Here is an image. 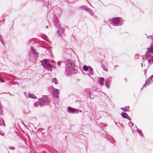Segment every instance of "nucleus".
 <instances>
[{
    "instance_id": "obj_1",
    "label": "nucleus",
    "mask_w": 153,
    "mask_h": 153,
    "mask_svg": "<svg viewBox=\"0 0 153 153\" xmlns=\"http://www.w3.org/2000/svg\"><path fill=\"white\" fill-rule=\"evenodd\" d=\"M65 65V68L66 69V71H69L70 69L73 70V72L75 74H76L79 72L78 70L75 68V61L74 60H72L69 59H67L66 61H65L63 62L58 61L57 65Z\"/></svg>"
},
{
    "instance_id": "obj_2",
    "label": "nucleus",
    "mask_w": 153,
    "mask_h": 153,
    "mask_svg": "<svg viewBox=\"0 0 153 153\" xmlns=\"http://www.w3.org/2000/svg\"><path fill=\"white\" fill-rule=\"evenodd\" d=\"M147 50L144 57L148 60L149 63L151 64L153 63V46L151 48H148Z\"/></svg>"
},
{
    "instance_id": "obj_3",
    "label": "nucleus",
    "mask_w": 153,
    "mask_h": 153,
    "mask_svg": "<svg viewBox=\"0 0 153 153\" xmlns=\"http://www.w3.org/2000/svg\"><path fill=\"white\" fill-rule=\"evenodd\" d=\"M53 23L55 26L57 28V32L59 36L61 37L62 36H63L64 35L63 29L62 27L60 26L58 19L56 16H55L54 17Z\"/></svg>"
},
{
    "instance_id": "obj_4",
    "label": "nucleus",
    "mask_w": 153,
    "mask_h": 153,
    "mask_svg": "<svg viewBox=\"0 0 153 153\" xmlns=\"http://www.w3.org/2000/svg\"><path fill=\"white\" fill-rule=\"evenodd\" d=\"M123 20L120 17H115L111 19V24L115 26H121L123 25Z\"/></svg>"
},
{
    "instance_id": "obj_5",
    "label": "nucleus",
    "mask_w": 153,
    "mask_h": 153,
    "mask_svg": "<svg viewBox=\"0 0 153 153\" xmlns=\"http://www.w3.org/2000/svg\"><path fill=\"white\" fill-rule=\"evenodd\" d=\"M81 7L88 13L91 16L93 17L95 19H97V16L94 14L91 9L88 8V7L86 6H81Z\"/></svg>"
},
{
    "instance_id": "obj_6",
    "label": "nucleus",
    "mask_w": 153,
    "mask_h": 153,
    "mask_svg": "<svg viewBox=\"0 0 153 153\" xmlns=\"http://www.w3.org/2000/svg\"><path fill=\"white\" fill-rule=\"evenodd\" d=\"M147 79L148 81H146L145 84L143 85L142 88L141 89V90H142L143 88L146 87V84L147 85H149L153 81V75L149 77V78L148 79Z\"/></svg>"
},
{
    "instance_id": "obj_7",
    "label": "nucleus",
    "mask_w": 153,
    "mask_h": 153,
    "mask_svg": "<svg viewBox=\"0 0 153 153\" xmlns=\"http://www.w3.org/2000/svg\"><path fill=\"white\" fill-rule=\"evenodd\" d=\"M84 94L87 97H90L91 95V91L90 89H86L84 91Z\"/></svg>"
},
{
    "instance_id": "obj_8",
    "label": "nucleus",
    "mask_w": 153,
    "mask_h": 153,
    "mask_svg": "<svg viewBox=\"0 0 153 153\" xmlns=\"http://www.w3.org/2000/svg\"><path fill=\"white\" fill-rule=\"evenodd\" d=\"M69 52L70 50L69 49L67 48H65L64 49V53L65 54V56L66 58H69L70 57L71 55L69 53Z\"/></svg>"
},
{
    "instance_id": "obj_9",
    "label": "nucleus",
    "mask_w": 153,
    "mask_h": 153,
    "mask_svg": "<svg viewBox=\"0 0 153 153\" xmlns=\"http://www.w3.org/2000/svg\"><path fill=\"white\" fill-rule=\"evenodd\" d=\"M67 111L70 113H74L76 111L75 108H74L70 106L67 107Z\"/></svg>"
},
{
    "instance_id": "obj_10",
    "label": "nucleus",
    "mask_w": 153,
    "mask_h": 153,
    "mask_svg": "<svg viewBox=\"0 0 153 153\" xmlns=\"http://www.w3.org/2000/svg\"><path fill=\"white\" fill-rule=\"evenodd\" d=\"M61 9L59 7H57L55 8L53 10L54 13L57 15H59L61 12Z\"/></svg>"
},
{
    "instance_id": "obj_11",
    "label": "nucleus",
    "mask_w": 153,
    "mask_h": 153,
    "mask_svg": "<svg viewBox=\"0 0 153 153\" xmlns=\"http://www.w3.org/2000/svg\"><path fill=\"white\" fill-rule=\"evenodd\" d=\"M105 81V79L103 77L99 78L98 80L99 83L101 85H102L103 84V82Z\"/></svg>"
},
{
    "instance_id": "obj_12",
    "label": "nucleus",
    "mask_w": 153,
    "mask_h": 153,
    "mask_svg": "<svg viewBox=\"0 0 153 153\" xmlns=\"http://www.w3.org/2000/svg\"><path fill=\"white\" fill-rule=\"evenodd\" d=\"M38 102L39 103V105L41 107L44 104V100L42 98H40L39 99Z\"/></svg>"
},
{
    "instance_id": "obj_13",
    "label": "nucleus",
    "mask_w": 153,
    "mask_h": 153,
    "mask_svg": "<svg viewBox=\"0 0 153 153\" xmlns=\"http://www.w3.org/2000/svg\"><path fill=\"white\" fill-rule=\"evenodd\" d=\"M111 82V81L108 79H106L105 80V85L106 87L108 89L110 88L109 83Z\"/></svg>"
},
{
    "instance_id": "obj_14",
    "label": "nucleus",
    "mask_w": 153,
    "mask_h": 153,
    "mask_svg": "<svg viewBox=\"0 0 153 153\" xmlns=\"http://www.w3.org/2000/svg\"><path fill=\"white\" fill-rule=\"evenodd\" d=\"M59 91L57 89H56L54 91L53 93V95L56 97L58 98L59 96L58 94H59Z\"/></svg>"
},
{
    "instance_id": "obj_15",
    "label": "nucleus",
    "mask_w": 153,
    "mask_h": 153,
    "mask_svg": "<svg viewBox=\"0 0 153 153\" xmlns=\"http://www.w3.org/2000/svg\"><path fill=\"white\" fill-rule=\"evenodd\" d=\"M121 115L123 118L126 119L128 118V114L126 112H122L121 114Z\"/></svg>"
},
{
    "instance_id": "obj_16",
    "label": "nucleus",
    "mask_w": 153,
    "mask_h": 153,
    "mask_svg": "<svg viewBox=\"0 0 153 153\" xmlns=\"http://www.w3.org/2000/svg\"><path fill=\"white\" fill-rule=\"evenodd\" d=\"M51 0H48L47 1V2L46 1H45V3H43V5H45V6L48 7L49 6V5L51 7Z\"/></svg>"
},
{
    "instance_id": "obj_17",
    "label": "nucleus",
    "mask_w": 153,
    "mask_h": 153,
    "mask_svg": "<svg viewBox=\"0 0 153 153\" xmlns=\"http://www.w3.org/2000/svg\"><path fill=\"white\" fill-rule=\"evenodd\" d=\"M48 61L46 59H44L41 61V65H42L44 67H45V65L46 64V63Z\"/></svg>"
},
{
    "instance_id": "obj_18",
    "label": "nucleus",
    "mask_w": 153,
    "mask_h": 153,
    "mask_svg": "<svg viewBox=\"0 0 153 153\" xmlns=\"http://www.w3.org/2000/svg\"><path fill=\"white\" fill-rule=\"evenodd\" d=\"M90 67V66H87V65H85L83 66V69L84 71H87L88 70V69L89 68V67Z\"/></svg>"
},
{
    "instance_id": "obj_19",
    "label": "nucleus",
    "mask_w": 153,
    "mask_h": 153,
    "mask_svg": "<svg viewBox=\"0 0 153 153\" xmlns=\"http://www.w3.org/2000/svg\"><path fill=\"white\" fill-rule=\"evenodd\" d=\"M89 73L91 75H93L94 74V72L93 71V69L91 67H89V68L88 69Z\"/></svg>"
},
{
    "instance_id": "obj_20",
    "label": "nucleus",
    "mask_w": 153,
    "mask_h": 153,
    "mask_svg": "<svg viewBox=\"0 0 153 153\" xmlns=\"http://www.w3.org/2000/svg\"><path fill=\"white\" fill-rule=\"evenodd\" d=\"M52 82L54 83L55 84H57L58 83V81L56 78H53L52 79Z\"/></svg>"
},
{
    "instance_id": "obj_21",
    "label": "nucleus",
    "mask_w": 153,
    "mask_h": 153,
    "mask_svg": "<svg viewBox=\"0 0 153 153\" xmlns=\"http://www.w3.org/2000/svg\"><path fill=\"white\" fill-rule=\"evenodd\" d=\"M0 126H5L4 121L2 118H0Z\"/></svg>"
},
{
    "instance_id": "obj_22",
    "label": "nucleus",
    "mask_w": 153,
    "mask_h": 153,
    "mask_svg": "<svg viewBox=\"0 0 153 153\" xmlns=\"http://www.w3.org/2000/svg\"><path fill=\"white\" fill-rule=\"evenodd\" d=\"M29 97L31 98L36 99V97L33 94H29L28 95Z\"/></svg>"
},
{
    "instance_id": "obj_23",
    "label": "nucleus",
    "mask_w": 153,
    "mask_h": 153,
    "mask_svg": "<svg viewBox=\"0 0 153 153\" xmlns=\"http://www.w3.org/2000/svg\"><path fill=\"white\" fill-rule=\"evenodd\" d=\"M45 67L48 69L49 68H51L52 67V66L48 61L45 65Z\"/></svg>"
},
{
    "instance_id": "obj_24",
    "label": "nucleus",
    "mask_w": 153,
    "mask_h": 153,
    "mask_svg": "<svg viewBox=\"0 0 153 153\" xmlns=\"http://www.w3.org/2000/svg\"><path fill=\"white\" fill-rule=\"evenodd\" d=\"M108 141L109 142H111V143L114 144L115 141L113 137H111V138L108 140Z\"/></svg>"
},
{
    "instance_id": "obj_25",
    "label": "nucleus",
    "mask_w": 153,
    "mask_h": 153,
    "mask_svg": "<svg viewBox=\"0 0 153 153\" xmlns=\"http://www.w3.org/2000/svg\"><path fill=\"white\" fill-rule=\"evenodd\" d=\"M30 49L31 50L32 52L35 54H37L36 53V50L33 48L32 46L30 47Z\"/></svg>"
},
{
    "instance_id": "obj_26",
    "label": "nucleus",
    "mask_w": 153,
    "mask_h": 153,
    "mask_svg": "<svg viewBox=\"0 0 153 153\" xmlns=\"http://www.w3.org/2000/svg\"><path fill=\"white\" fill-rule=\"evenodd\" d=\"M129 106H125V108L123 110V111L125 112H127L128 111Z\"/></svg>"
},
{
    "instance_id": "obj_27",
    "label": "nucleus",
    "mask_w": 153,
    "mask_h": 153,
    "mask_svg": "<svg viewBox=\"0 0 153 153\" xmlns=\"http://www.w3.org/2000/svg\"><path fill=\"white\" fill-rule=\"evenodd\" d=\"M44 102H48L49 101L47 97H45L44 98Z\"/></svg>"
},
{
    "instance_id": "obj_28",
    "label": "nucleus",
    "mask_w": 153,
    "mask_h": 153,
    "mask_svg": "<svg viewBox=\"0 0 153 153\" xmlns=\"http://www.w3.org/2000/svg\"><path fill=\"white\" fill-rule=\"evenodd\" d=\"M140 57V55L139 54H138L135 56L134 58L135 59H139Z\"/></svg>"
},
{
    "instance_id": "obj_29",
    "label": "nucleus",
    "mask_w": 153,
    "mask_h": 153,
    "mask_svg": "<svg viewBox=\"0 0 153 153\" xmlns=\"http://www.w3.org/2000/svg\"><path fill=\"white\" fill-rule=\"evenodd\" d=\"M0 41H1V42H2V44H3L4 45V42L3 41V39L2 38V36H1V35H0Z\"/></svg>"
},
{
    "instance_id": "obj_30",
    "label": "nucleus",
    "mask_w": 153,
    "mask_h": 153,
    "mask_svg": "<svg viewBox=\"0 0 153 153\" xmlns=\"http://www.w3.org/2000/svg\"><path fill=\"white\" fill-rule=\"evenodd\" d=\"M34 105L36 107H37L39 105V103L37 101V102H35L34 103Z\"/></svg>"
},
{
    "instance_id": "obj_31",
    "label": "nucleus",
    "mask_w": 153,
    "mask_h": 153,
    "mask_svg": "<svg viewBox=\"0 0 153 153\" xmlns=\"http://www.w3.org/2000/svg\"><path fill=\"white\" fill-rule=\"evenodd\" d=\"M9 149H10L12 150H13L15 149V147H14L13 146H11V147H10L9 148Z\"/></svg>"
},
{
    "instance_id": "obj_32",
    "label": "nucleus",
    "mask_w": 153,
    "mask_h": 153,
    "mask_svg": "<svg viewBox=\"0 0 153 153\" xmlns=\"http://www.w3.org/2000/svg\"><path fill=\"white\" fill-rule=\"evenodd\" d=\"M152 35H153V34H152V35H147L146 36V37L147 38H148V39L150 38H151V37H152Z\"/></svg>"
},
{
    "instance_id": "obj_33",
    "label": "nucleus",
    "mask_w": 153,
    "mask_h": 153,
    "mask_svg": "<svg viewBox=\"0 0 153 153\" xmlns=\"http://www.w3.org/2000/svg\"><path fill=\"white\" fill-rule=\"evenodd\" d=\"M136 128L137 129V130L138 132L139 133H140V132H142L141 130H140L139 129H138L137 128V127L136 126Z\"/></svg>"
},
{
    "instance_id": "obj_34",
    "label": "nucleus",
    "mask_w": 153,
    "mask_h": 153,
    "mask_svg": "<svg viewBox=\"0 0 153 153\" xmlns=\"http://www.w3.org/2000/svg\"><path fill=\"white\" fill-rule=\"evenodd\" d=\"M4 16V15H2L1 16V18L2 19V21H4L5 20V19H4V16Z\"/></svg>"
},
{
    "instance_id": "obj_35",
    "label": "nucleus",
    "mask_w": 153,
    "mask_h": 153,
    "mask_svg": "<svg viewBox=\"0 0 153 153\" xmlns=\"http://www.w3.org/2000/svg\"><path fill=\"white\" fill-rule=\"evenodd\" d=\"M2 110H0V115H2L3 114Z\"/></svg>"
},
{
    "instance_id": "obj_36",
    "label": "nucleus",
    "mask_w": 153,
    "mask_h": 153,
    "mask_svg": "<svg viewBox=\"0 0 153 153\" xmlns=\"http://www.w3.org/2000/svg\"><path fill=\"white\" fill-rule=\"evenodd\" d=\"M37 2H39L42 1V0H35Z\"/></svg>"
},
{
    "instance_id": "obj_37",
    "label": "nucleus",
    "mask_w": 153,
    "mask_h": 153,
    "mask_svg": "<svg viewBox=\"0 0 153 153\" xmlns=\"http://www.w3.org/2000/svg\"><path fill=\"white\" fill-rule=\"evenodd\" d=\"M140 136L142 137H143V134L142 132H140Z\"/></svg>"
},
{
    "instance_id": "obj_38",
    "label": "nucleus",
    "mask_w": 153,
    "mask_h": 153,
    "mask_svg": "<svg viewBox=\"0 0 153 153\" xmlns=\"http://www.w3.org/2000/svg\"><path fill=\"white\" fill-rule=\"evenodd\" d=\"M0 134L1 136H4V133H3L0 132Z\"/></svg>"
},
{
    "instance_id": "obj_39",
    "label": "nucleus",
    "mask_w": 153,
    "mask_h": 153,
    "mask_svg": "<svg viewBox=\"0 0 153 153\" xmlns=\"http://www.w3.org/2000/svg\"><path fill=\"white\" fill-rule=\"evenodd\" d=\"M126 119H128V120H131V118H130L129 116H128V118H127Z\"/></svg>"
},
{
    "instance_id": "obj_40",
    "label": "nucleus",
    "mask_w": 153,
    "mask_h": 153,
    "mask_svg": "<svg viewBox=\"0 0 153 153\" xmlns=\"http://www.w3.org/2000/svg\"><path fill=\"white\" fill-rule=\"evenodd\" d=\"M120 109H121L123 111V109H124V108H123L122 107V108H120Z\"/></svg>"
},
{
    "instance_id": "obj_41",
    "label": "nucleus",
    "mask_w": 153,
    "mask_h": 153,
    "mask_svg": "<svg viewBox=\"0 0 153 153\" xmlns=\"http://www.w3.org/2000/svg\"><path fill=\"white\" fill-rule=\"evenodd\" d=\"M1 81L2 82H4V81L3 80H2V79H1Z\"/></svg>"
},
{
    "instance_id": "obj_42",
    "label": "nucleus",
    "mask_w": 153,
    "mask_h": 153,
    "mask_svg": "<svg viewBox=\"0 0 153 153\" xmlns=\"http://www.w3.org/2000/svg\"><path fill=\"white\" fill-rule=\"evenodd\" d=\"M141 66H142V67H143V64L142 63H141Z\"/></svg>"
},
{
    "instance_id": "obj_43",
    "label": "nucleus",
    "mask_w": 153,
    "mask_h": 153,
    "mask_svg": "<svg viewBox=\"0 0 153 153\" xmlns=\"http://www.w3.org/2000/svg\"><path fill=\"white\" fill-rule=\"evenodd\" d=\"M48 26H46V28H48Z\"/></svg>"
},
{
    "instance_id": "obj_44",
    "label": "nucleus",
    "mask_w": 153,
    "mask_h": 153,
    "mask_svg": "<svg viewBox=\"0 0 153 153\" xmlns=\"http://www.w3.org/2000/svg\"><path fill=\"white\" fill-rule=\"evenodd\" d=\"M104 126H107V124H105L104 125Z\"/></svg>"
},
{
    "instance_id": "obj_45",
    "label": "nucleus",
    "mask_w": 153,
    "mask_h": 153,
    "mask_svg": "<svg viewBox=\"0 0 153 153\" xmlns=\"http://www.w3.org/2000/svg\"><path fill=\"white\" fill-rule=\"evenodd\" d=\"M53 68H56V67L55 66H53Z\"/></svg>"
},
{
    "instance_id": "obj_46",
    "label": "nucleus",
    "mask_w": 153,
    "mask_h": 153,
    "mask_svg": "<svg viewBox=\"0 0 153 153\" xmlns=\"http://www.w3.org/2000/svg\"><path fill=\"white\" fill-rule=\"evenodd\" d=\"M117 66V65H116L115 66V67H116Z\"/></svg>"
}]
</instances>
